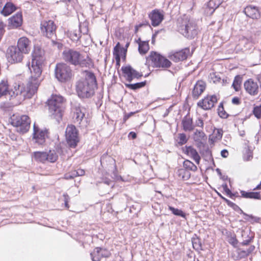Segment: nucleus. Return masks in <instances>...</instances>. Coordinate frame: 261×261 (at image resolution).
<instances>
[{
  "mask_svg": "<svg viewBox=\"0 0 261 261\" xmlns=\"http://www.w3.org/2000/svg\"><path fill=\"white\" fill-rule=\"evenodd\" d=\"M206 87V84L203 81H198L194 85L192 91V96L194 99H197L203 92Z\"/></svg>",
  "mask_w": 261,
  "mask_h": 261,
  "instance_id": "aec40b11",
  "label": "nucleus"
},
{
  "mask_svg": "<svg viewBox=\"0 0 261 261\" xmlns=\"http://www.w3.org/2000/svg\"><path fill=\"white\" fill-rule=\"evenodd\" d=\"M169 209L170 211L172 212V213L176 216H180L182 218H186V214L185 213L182 211L181 210H179L178 208H174L172 206H169Z\"/></svg>",
  "mask_w": 261,
  "mask_h": 261,
  "instance_id": "79ce46f5",
  "label": "nucleus"
},
{
  "mask_svg": "<svg viewBox=\"0 0 261 261\" xmlns=\"http://www.w3.org/2000/svg\"><path fill=\"white\" fill-rule=\"evenodd\" d=\"M244 87L246 92L251 96H256L259 91V87L257 82L250 79L244 83Z\"/></svg>",
  "mask_w": 261,
  "mask_h": 261,
  "instance_id": "dca6fc26",
  "label": "nucleus"
},
{
  "mask_svg": "<svg viewBox=\"0 0 261 261\" xmlns=\"http://www.w3.org/2000/svg\"><path fill=\"white\" fill-rule=\"evenodd\" d=\"M22 23V16L20 13H17L15 15L9 19V25L12 29L17 28L21 25Z\"/></svg>",
  "mask_w": 261,
  "mask_h": 261,
  "instance_id": "4be33fe9",
  "label": "nucleus"
},
{
  "mask_svg": "<svg viewBox=\"0 0 261 261\" xmlns=\"http://www.w3.org/2000/svg\"><path fill=\"white\" fill-rule=\"evenodd\" d=\"M184 152L188 155L191 156L197 164H199L200 157L198 154L197 151L192 146H186L184 149Z\"/></svg>",
  "mask_w": 261,
  "mask_h": 261,
  "instance_id": "393cba45",
  "label": "nucleus"
},
{
  "mask_svg": "<svg viewBox=\"0 0 261 261\" xmlns=\"http://www.w3.org/2000/svg\"><path fill=\"white\" fill-rule=\"evenodd\" d=\"M218 114L221 118H226L228 117V115L226 114V113L223 109H221V107H219L218 108Z\"/></svg>",
  "mask_w": 261,
  "mask_h": 261,
  "instance_id": "de8ad7c7",
  "label": "nucleus"
},
{
  "mask_svg": "<svg viewBox=\"0 0 261 261\" xmlns=\"http://www.w3.org/2000/svg\"><path fill=\"white\" fill-rule=\"evenodd\" d=\"M149 17L153 27L159 25L164 19V15L158 10L152 11L149 15Z\"/></svg>",
  "mask_w": 261,
  "mask_h": 261,
  "instance_id": "412c9836",
  "label": "nucleus"
},
{
  "mask_svg": "<svg viewBox=\"0 0 261 261\" xmlns=\"http://www.w3.org/2000/svg\"><path fill=\"white\" fill-rule=\"evenodd\" d=\"M183 129L185 132H192L194 129L195 125L193 123V119L188 115L184 117L181 121Z\"/></svg>",
  "mask_w": 261,
  "mask_h": 261,
  "instance_id": "5701e85b",
  "label": "nucleus"
},
{
  "mask_svg": "<svg viewBox=\"0 0 261 261\" xmlns=\"http://www.w3.org/2000/svg\"><path fill=\"white\" fill-rule=\"evenodd\" d=\"M85 109L84 108H76L74 112L73 118L75 122L77 123L82 127L87 125V119L85 116Z\"/></svg>",
  "mask_w": 261,
  "mask_h": 261,
  "instance_id": "4468645a",
  "label": "nucleus"
},
{
  "mask_svg": "<svg viewBox=\"0 0 261 261\" xmlns=\"http://www.w3.org/2000/svg\"><path fill=\"white\" fill-rule=\"evenodd\" d=\"M23 54L15 46L9 47L7 50V58L11 64L20 62L23 58Z\"/></svg>",
  "mask_w": 261,
  "mask_h": 261,
  "instance_id": "9b49d317",
  "label": "nucleus"
},
{
  "mask_svg": "<svg viewBox=\"0 0 261 261\" xmlns=\"http://www.w3.org/2000/svg\"><path fill=\"white\" fill-rule=\"evenodd\" d=\"M223 131L221 129H216L214 130L212 140L214 141L219 140L222 138Z\"/></svg>",
  "mask_w": 261,
  "mask_h": 261,
  "instance_id": "a19ab883",
  "label": "nucleus"
},
{
  "mask_svg": "<svg viewBox=\"0 0 261 261\" xmlns=\"http://www.w3.org/2000/svg\"><path fill=\"white\" fill-rule=\"evenodd\" d=\"M4 27H5V24L3 23V22H2V21H0V33H1V36H2V37L5 32Z\"/></svg>",
  "mask_w": 261,
  "mask_h": 261,
  "instance_id": "5fc2aeb1",
  "label": "nucleus"
},
{
  "mask_svg": "<svg viewBox=\"0 0 261 261\" xmlns=\"http://www.w3.org/2000/svg\"><path fill=\"white\" fill-rule=\"evenodd\" d=\"M126 51V49L120 47V44L119 42H118L116 45L114 47L113 50V55L116 60V64L117 65H119L120 64V55L123 53L124 55V57H125Z\"/></svg>",
  "mask_w": 261,
  "mask_h": 261,
  "instance_id": "a878e982",
  "label": "nucleus"
},
{
  "mask_svg": "<svg viewBox=\"0 0 261 261\" xmlns=\"http://www.w3.org/2000/svg\"><path fill=\"white\" fill-rule=\"evenodd\" d=\"M244 12L246 15L252 18L258 19L260 17V13L257 7L249 6L245 8Z\"/></svg>",
  "mask_w": 261,
  "mask_h": 261,
  "instance_id": "b1692460",
  "label": "nucleus"
},
{
  "mask_svg": "<svg viewBox=\"0 0 261 261\" xmlns=\"http://www.w3.org/2000/svg\"><path fill=\"white\" fill-rule=\"evenodd\" d=\"M179 174H183L182 177L184 179H188L190 177V173L188 171H187L184 169H180L179 170Z\"/></svg>",
  "mask_w": 261,
  "mask_h": 261,
  "instance_id": "49530a36",
  "label": "nucleus"
},
{
  "mask_svg": "<svg viewBox=\"0 0 261 261\" xmlns=\"http://www.w3.org/2000/svg\"><path fill=\"white\" fill-rule=\"evenodd\" d=\"M217 96L215 95L207 96L201 100H200L198 103V106L201 107L204 110H210L212 108L215 104L217 102Z\"/></svg>",
  "mask_w": 261,
  "mask_h": 261,
  "instance_id": "2eb2a0df",
  "label": "nucleus"
},
{
  "mask_svg": "<svg viewBox=\"0 0 261 261\" xmlns=\"http://www.w3.org/2000/svg\"><path fill=\"white\" fill-rule=\"evenodd\" d=\"M252 238H249V239L244 240L242 243L241 244L243 246H247L250 244V243L252 241Z\"/></svg>",
  "mask_w": 261,
  "mask_h": 261,
  "instance_id": "6e6d98bb",
  "label": "nucleus"
},
{
  "mask_svg": "<svg viewBox=\"0 0 261 261\" xmlns=\"http://www.w3.org/2000/svg\"><path fill=\"white\" fill-rule=\"evenodd\" d=\"M66 139L69 146L75 148L79 141L77 130L73 125L67 126L65 132Z\"/></svg>",
  "mask_w": 261,
  "mask_h": 261,
  "instance_id": "9d476101",
  "label": "nucleus"
},
{
  "mask_svg": "<svg viewBox=\"0 0 261 261\" xmlns=\"http://www.w3.org/2000/svg\"><path fill=\"white\" fill-rule=\"evenodd\" d=\"M220 4V0H210L207 5V13L212 14Z\"/></svg>",
  "mask_w": 261,
  "mask_h": 261,
  "instance_id": "cd10ccee",
  "label": "nucleus"
},
{
  "mask_svg": "<svg viewBox=\"0 0 261 261\" xmlns=\"http://www.w3.org/2000/svg\"><path fill=\"white\" fill-rule=\"evenodd\" d=\"M223 188L225 192L227 193V195H229L230 198H232V197L234 196V194L231 193V191L228 188L227 186L226 185L223 186Z\"/></svg>",
  "mask_w": 261,
  "mask_h": 261,
  "instance_id": "3c124183",
  "label": "nucleus"
},
{
  "mask_svg": "<svg viewBox=\"0 0 261 261\" xmlns=\"http://www.w3.org/2000/svg\"><path fill=\"white\" fill-rule=\"evenodd\" d=\"M63 197H64V203H65V206L67 208H69V206L68 204V202L70 199L69 196L67 194H64Z\"/></svg>",
  "mask_w": 261,
  "mask_h": 261,
  "instance_id": "8fccbe9b",
  "label": "nucleus"
},
{
  "mask_svg": "<svg viewBox=\"0 0 261 261\" xmlns=\"http://www.w3.org/2000/svg\"><path fill=\"white\" fill-rule=\"evenodd\" d=\"M47 152L36 151L34 152V157L38 162L44 163L46 161Z\"/></svg>",
  "mask_w": 261,
  "mask_h": 261,
  "instance_id": "2f4dec72",
  "label": "nucleus"
},
{
  "mask_svg": "<svg viewBox=\"0 0 261 261\" xmlns=\"http://www.w3.org/2000/svg\"><path fill=\"white\" fill-rule=\"evenodd\" d=\"M55 72L56 77L61 82L69 81L72 76L71 67L67 64L63 63L56 64Z\"/></svg>",
  "mask_w": 261,
  "mask_h": 261,
  "instance_id": "423d86ee",
  "label": "nucleus"
},
{
  "mask_svg": "<svg viewBox=\"0 0 261 261\" xmlns=\"http://www.w3.org/2000/svg\"><path fill=\"white\" fill-rule=\"evenodd\" d=\"M215 77L216 78V80H214V82H216V81H219V80H220V78H218L215 74H211V77L212 79H214V77Z\"/></svg>",
  "mask_w": 261,
  "mask_h": 261,
  "instance_id": "774afa93",
  "label": "nucleus"
},
{
  "mask_svg": "<svg viewBox=\"0 0 261 261\" xmlns=\"http://www.w3.org/2000/svg\"><path fill=\"white\" fill-rule=\"evenodd\" d=\"M229 243L231 244L233 246H235L237 244L238 241L236 239L232 238L230 239V241H229Z\"/></svg>",
  "mask_w": 261,
  "mask_h": 261,
  "instance_id": "e2e57ef3",
  "label": "nucleus"
},
{
  "mask_svg": "<svg viewBox=\"0 0 261 261\" xmlns=\"http://www.w3.org/2000/svg\"><path fill=\"white\" fill-rule=\"evenodd\" d=\"M134 114V113L131 112L127 115H125L124 117V120L126 121L127 119H128L131 116H132Z\"/></svg>",
  "mask_w": 261,
  "mask_h": 261,
  "instance_id": "69168bd1",
  "label": "nucleus"
},
{
  "mask_svg": "<svg viewBox=\"0 0 261 261\" xmlns=\"http://www.w3.org/2000/svg\"><path fill=\"white\" fill-rule=\"evenodd\" d=\"M194 125L195 127L197 126L203 128L204 126V122L202 118H199L197 120H196Z\"/></svg>",
  "mask_w": 261,
  "mask_h": 261,
  "instance_id": "09e8293b",
  "label": "nucleus"
},
{
  "mask_svg": "<svg viewBox=\"0 0 261 261\" xmlns=\"http://www.w3.org/2000/svg\"><path fill=\"white\" fill-rule=\"evenodd\" d=\"M192 242L193 248L197 251L200 252L202 250V244L200 239L195 235L192 239Z\"/></svg>",
  "mask_w": 261,
  "mask_h": 261,
  "instance_id": "7c9ffc66",
  "label": "nucleus"
},
{
  "mask_svg": "<svg viewBox=\"0 0 261 261\" xmlns=\"http://www.w3.org/2000/svg\"><path fill=\"white\" fill-rule=\"evenodd\" d=\"M223 199L224 200L227 204L229 206L232 207L234 211L237 212H239L240 214H242L244 216H247V214L244 213L236 204L234 203L233 202L230 201V200H228L225 198L223 197Z\"/></svg>",
  "mask_w": 261,
  "mask_h": 261,
  "instance_id": "c9c22d12",
  "label": "nucleus"
},
{
  "mask_svg": "<svg viewBox=\"0 0 261 261\" xmlns=\"http://www.w3.org/2000/svg\"><path fill=\"white\" fill-rule=\"evenodd\" d=\"M190 54L189 48H185L179 51L175 52L169 56L170 60L174 62H178L186 60Z\"/></svg>",
  "mask_w": 261,
  "mask_h": 261,
  "instance_id": "f3484780",
  "label": "nucleus"
},
{
  "mask_svg": "<svg viewBox=\"0 0 261 261\" xmlns=\"http://www.w3.org/2000/svg\"><path fill=\"white\" fill-rule=\"evenodd\" d=\"M147 60L154 67L168 68L171 65L169 60L154 51L150 53Z\"/></svg>",
  "mask_w": 261,
  "mask_h": 261,
  "instance_id": "6e6552de",
  "label": "nucleus"
},
{
  "mask_svg": "<svg viewBox=\"0 0 261 261\" xmlns=\"http://www.w3.org/2000/svg\"><path fill=\"white\" fill-rule=\"evenodd\" d=\"M16 10V7L13 3L7 2L1 10V13L4 16H7L12 14Z\"/></svg>",
  "mask_w": 261,
  "mask_h": 261,
  "instance_id": "bb28decb",
  "label": "nucleus"
},
{
  "mask_svg": "<svg viewBox=\"0 0 261 261\" xmlns=\"http://www.w3.org/2000/svg\"><path fill=\"white\" fill-rule=\"evenodd\" d=\"M65 178L66 179H73L72 175H71L70 173H67L65 175Z\"/></svg>",
  "mask_w": 261,
  "mask_h": 261,
  "instance_id": "0e129e2a",
  "label": "nucleus"
},
{
  "mask_svg": "<svg viewBox=\"0 0 261 261\" xmlns=\"http://www.w3.org/2000/svg\"><path fill=\"white\" fill-rule=\"evenodd\" d=\"M11 123L18 133L23 134L29 130L31 120L27 115H13L11 117Z\"/></svg>",
  "mask_w": 261,
  "mask_h": 261,
  "instance_id": "39448f33",
  "label": "nucleus"
},
{
  "mask_svg": "<svg viewBox=\"0 0 261 261\" xmlns=\"http://www.w3.org/2000/svg\"><path fill=\"white\" fill-rule=\"evenodd\" d=\"M228 154V151L226 149H223L221 152V155L223 158H227Z\"/></svg>",
  "mask_w": 261,
  "mask_h": 261,
  "instance_id": "4d7b16f0",
  "label": "nucleus"
},
{
  "mask_svg": "<svg viewBox=\"0 0 261 261\" xmlns=\"http://www.w3.org/2000/svg\"><path fill=\"white\" fill-rule=\"evenodd\" d=\"M179 32L189 39L194 38L198 34L197 25L193 20H186L179 28Z\"/></svg>",
  "mask_w": 261,
  "mask_h": 261,
  "instance_id": "0eeeda50",
  "label": "nucleus"
},
{
  "mask_svg": "<svg viewBox=\"0 0 261 261\" xmlns=\"http://www.w3.org/2000/svg\"><path fill=\"white\" fill-rule=\"evenodd\" d=\"M63 60L71 65L80 67L90 68L93 66L92 60L73 49H66L62 53Z\"/></svg>",
  "mask_w": 261,
  "mask_h": 261,
  "instance_id": "7ed1b4c3",
  "label": "nucleus"
},
{
  "mask_svg": "<svg viewBox=\"0 0 261 261\" xmlns=\"http://www.w3.org/2000/svg\"><path fill=\"white\" fill-rule=\"evenodd\" d=\"M121 70L126 80L130 83L133 79H139L143 76L142 73L134 69L131 66H122Z\"/></svg>",
  "mask_w": 261,
  "mask_h": 261,
  "instance_id": "f8f14e48",
  "label": "nucleus"
},
{
  "mask_svg": "<svg viewBox=\"0 0 261 261\" xmlns=\"http://www.w3.org/2000/svg\"><path fill=\"white\" fill-rule=\"evenodd\" d=\"M79 27V30H75L73 31H71L69 34L70 38L73 41H78L81 36V33H82V31L81 30V25Z\"/></svg>",
  "mask_w": 261,
  "mask_h": 261,
  "instance_id": "f704fd0d",
  "label": "nucleus"
},
{
  "mask_svg": "<svg viewBox=\"0 0 261 261\" xmlns=\"http://www.w3.org/2000/svg\"><path fill=\"white\" fill-rule=\"evenodd\" d=\"M193 139L195 142L199 141H205L206 137L202 130L196 129L193 134Z\"/></svg>",
  "mask_w": 261,
  "mask_h": 261,
  "instance_id": "c756f323",
  "label": "nucleus"
},
{
  "mask_svg": "<svg viewBox=\"0 0 261 261\" xmlns=\"http://www.w3.org/2000/svg\"><path fill=\"white\" fill-rule=\"evenodd\" d=\"M57 27L52 20H43L40 24L41 33L44 36L54 40L56 38Z\"/></svg>",
  "mask_w": 261,
  "mask_h": 261,
  "instance_id": "1a4fd4ad",
  "label": "nucleus"
},
{
  "mask_svg": "<svg viewBox=\"0 0 261 261\" xmlns=\"http://www.w3.org/2000/svg\"><path fill=\"white\" fill-rule=\"evenodd\" d=\"M70 173L73 178L77 176L76 170L72 171Z\"/></svg>",
  "mask_w": 261,
  "mask_h": 261,
  "instance_id": "338daca9",
  "label": "nucleus"
},
{
  "mask_svg": "<svg viewBox=\"0 0 261 261\" xmlns=\"http://www.w3.org/2000/svg\"><path fill=\"white\" fill-rule=\"evenodd\" d=\"M242 83V77L238 75L235 76L232 86L236 91H239Z\"/></svg>",
  "mask_w": 261,
  "mask_h": 261,
  "instance_id": "e433bc0d",
  "label": "nucleus"
},
{
  "mask_svg": "<svg viewBox=\"0 0 261 261\" xmlns=\"http://www.w3.org/2000/svg\"><path fill=\"white\" fill-rule=\"evenodd\" d=\"M93 261H99L101 257H108L110 252L106 249L97 247L90 253Z\"/></svg>",
  "mask_w": 261,
  "mask_h": 261,
  "instance_id": "a211bd4d",
  "label": "nucleus"
},
{
  "mask_svg": "<svg viewBox=\"0 0 261 261\" xmlns=\"http://www.w3.org/2000/svg\"><path fill=\"white\" fill-rule=\"evenodd\" d=\"M105 161H109L111 163H113V165H114V168L115 170H116V167L115 165V161L113 158H111L109 156H108L107 155H103L100 159V163L101 165L103 166V165L105 164Z\"/></svg>",
  "mask_w": 261,
  "mask_h": 261,
  "instance_id": "37998d69",
  "label": "nucleus"
},
{
  "mask_svg": "<svg viewBox=\"0 0 261 261\" xmlns=\"http://www.w3.org/2000/svg\"><path fill=\"white\" fill-rule=\"evenodd\" d=\"M232 103L236 105H239L241 103L240 98L238 97H234L232 99Z\"/></svg>",
  "mask_w": 261,
  "mask_h": 261,
  "instance_id": "864d4df0",
  "label": "nucleus"
},
{
  "mask_svg": "<svg viewBox=\"0 0 261 261\" xmlns=\"http://www.w3.org/2000/svg\"><path fill=\"white\" fill-rule=\"evenodd\" d=\"M149 49L148 43L146 42H141L139 44L138 50L141 54H146Z\"/></svg>",
  "mask_w": 261,
  "mask_h": 261,
  "instance_id": "4c0bfd02",
  "label": "nucleus"
},
{
  "mask_svg": "<svg viewBox=\"0 0 261 261\" xmlns=\"http://www.w3.org/2000/svg\"><path fill=\"white\" fill-rule=\"evenodd\" d=\"M254 249H255V246L254 245H251L246 250V252L247 254H250L254 250Z\"/></svg>",
  "mask_w": 261,
  "mask_h": 261,
  "instance_id": "13d9d810",
  "label": "nucleus"
},
{
  "mask_svg": "<svg viewBox=\"0 0 261 261\" xmlns=\"http://www.w3.org/2000/svg\"><path fill=\"white\" fill-rule=\"evenodd\" d=\"M32 56L31 67H29L32 75L26 86L16 84L14 89L9 91L8 81L4 79L0 82V97L8 94L10 98H17L20 101L32 98L36 93L40 84L38 78L42 73V65L45 60L44 50L35 48Z\"/></svg>",
  "mask_w": 261,
  "mask_h": 261,
  "instance_id": "f257e3e1",
  "label": "nucleus"
},
{
  "mask_svg": "<svg viewBox=\"0 0 261 261\" xmlns=\"http://www.w3.org/2000/svg\"><path fill=\"white\" fill-rule=\"evenodd\" d=\"M188 140V138L184 133H179L177 135V138L176 139V145L182 146L185 144Z\"/></svg>",
  "mask_w": 261,
  "mask_h": 261,
  "instance_id": "473e14b6",
  "label": "nucleus"
},
{
  "mask_svg": "<svg viewBox=\"0 0 261 261\" xmlns=\"http://www.w3.org/2000/svg\"><path fill=\"white\" fill-rule=\"evenodd\" d=\"M48 110L51 116L59 122L62 118L66 107V101L61 95H53L48 100Z\"/></svg>",
  "mask_w": 261,
  "mask_h": 261,
  "instance_id": "20e7f679",
  "label": "nucleus"
},
{
  "mask_svg": "<svg viewBox=\"0 0 261 261\" xmlns=\"http://www.w3.org/2000/svg\"><path fill=\"white\" fill-rule=\"evenodd\" d=\"M47 155L46 161L51 163L56 162L58 158V156L55 151L49 150V152H47Z\"/></svg>",
  "mask_w": 261,
  "mask_h": 261,
  "instance_id": "ea45409f",
  "label": "nucleus"
},
{
  "mask_svg": "<svg viewBox=\"0 0 261 261\" xmlns=\"http://www.w3.org/2000/svg\"><path fill=\"white\" fill-rule=\"evenodd\" d=\"M102 182L109 186L112 185L113 183V181L112 180L107 178L102 179Z\"/></svg>",
  "mask_w": 261,
  "mask_h": 261,
  "instance_id": "603ef678",
  "label": "nucleus"
},
{
  "mask_svg": "<svg viewBox=\"0 0 261 261\" xmlns=\"http://www.w3.org/2000/svg\"><path fill=\"white\" fill-rule=\"evenodd\" d=\"M241 197L245 198L261 199V195L259 192H246L245 191H241Z\"/></svg>",
  "mask_w": 261,
  "mask_h": 261,
  "instance_id": "c85d7f7f",
  "label": "nucleus"
},
{
  "mask_svg": "<svg viewBox=\"0 0 261 261\" xmlns=\"http://www.w3.org/2000/svg\"><path fill=\"white\" fill-rule=\"evenodd\" d=\"M244 219L247 221H250L251 223L253 222H258L259 221V218L257 217H255L252 215H249L247 214V216H245Z\"/></svg>",
  "mask_w": 261,
  "mask_h": 261,
  "instance_id": "c03bdc74",
  "label": "nucleus"
},
{
  "mask_svg": "<svg viewBox=\"0 0 261 261\" xmlns=\"http://www.w3.org/2000/svg\"><path fill=\"white\" fill-rule=\"evenodd\" d=\"M183 166L187 170L195 171L197 169V166L189 160L185 161L183 163Z\"/></svg>",
  "mask_w": 261,
  "mask_h": 261,
  "instance_id": "58836bf2",
  "label": "nucleus"
},
{
  "mask_svg": "<svg viewBox=\"0 0 261 261\" xmlns=\"http://www.w3.org/2000/svg\"><path fill=\"white\" fill-rule=\"evenodd\" d=\"M203 141H196L195 142L196 143V145H197V147L200 148L202 147H203L204 145Z\"/></svg>",
  "mask_w": 261,
  "mask_h": 261,
  "instance_id": "052dcab7",
  "label": "nucleus"
},
{
  "mask_svg": "<svg viewBox=\"0 0 261 261\" xmlns=\"http://www.w3.org/2000/svg\"><path fill=\"white\" fill-rule=\"evenodd\" d=\"M77 176H83L85 174V171L83 169H79L76 170Z\"/></svg>",
  "mask_w": 261,
  "mask_h": 261,
  "instance_id": "bf43d9fd",
  "label": "nucleus"
},
{
  "mask_svg": "<svg viewBox=\"0 0 261 261\" xmlns=\"http://www.w3.org/2000/svg\"><path fill=\"white\" fill-rule=\"evenodd\" d=\"M253 113L255 116L259 119L261 118V105L259 106L255 107L253 109Z\"/></svg>",
  "mask_w": 261,
  "mask_h": 261,
  "instance_id": "a18cd8bd",
  "label": "nucleus"
},
{
  "mask_svg": "<svg viewBox=\"0 0 261 261\" xmlns=\"http://www.w3.org/2000/svg\"><path fill=\"white\" fill-rule=\"evenodd\" d=\"M128 137L131 138L133 139H135L137 137V135L135 132H131L128 134Z\"/></svg>",
  "mask_w": 261,
  "mask_h": 261,
  "instance_id": "680f3d73",
  "label": "nucleus"
},
{
  "mask_svg": "<svg viewBox=\"0 0 261 261\" xmlns=\"http://www.w3.org/2000/svg\"><path fill=\"white\" fill-rule=\"evenodd\" d=\"M16 47L23 54H27L31 50V41L27 37H21L17 41Z\"/></svg>",
  "mask_w": 261,
  "mask_h": 261,
  "instance_id": "6ab92c4d",
  "label": "nucleus"
},
{
  "mask_svg": "<svg viewBox=\"0 0 261 261\" xmlns=\"http://www.w3.org/2000/svg\"><path fill=\"white\" fill-rule=\"evenodd\" d=\"M146 81L140 82V83H137L135 84H125V86L127 88L133 90H136L137 89H140L143 87H144L146 85Z\"/></svg>",
  "mask_w": 261,
  "mask_h": 261,
  "instance_id": "72a5a7b5",
  "label": "nucleus"
},
{
  "mask_svg": "<svg viewBox=\"0 0 261 261\" xmlns=\"http://www.w3.org/2000/svg\"><path fill=\"white\" fill-rule=\"evenodd\" d=\"M76 91L81 98H89L94 94L97 87L96 77L93 73L85 71V79L76 83Z\"/></svg>",
  "mask_w": 261,
  "mask_h": 261,
  "instance_id": "f03ea898",
  "label": "nucleus"
},
{
  "mask_svg": "<svg viewBox=\"0 0 261 261\" xmlns=\"http://www.w3.org/2000/svg\"><path fill=\"white\" fill-rule=\"evenodd\" d=\"M34 133L33 138L35 140V142L39 145L43 144L46 138L48 137V130L45 128L41 129L34 124Z\"/></svg>",
  "mask_w": 261,
  "mask_h": 261,
  "instance_id": "ddd939ff",
  "label": "nucleus"
}]
</instances>
